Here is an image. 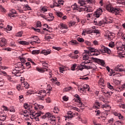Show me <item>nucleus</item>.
Masks as SVG:
<instances>
[{"mask_svg":"<svg viewBox=\"0 0 125 125\" xmlns=\"http://www.w3.org/2000/svg\"><path fill=\"white\" fill-rule=\"evenodd\" d=\"M81 67L78 68V70L80 71H83V69H86V70H89V69H92V70H96L97 68L96 65L94 64L91 63L90 61H84L82 62L81 64Z\"/></svg>","mask_w":125,"mask_h":125,"instance_id":"nucleus-1","label":"nucleus"},{"mask_svg":"<svg viewBox=\"0 0 125 125\" xmlns=\"http://www.w3.org/2000/svg\"><path fill=\"white\" fill-rule=\"evenodd\" d=\"M32 54H39V53H42L44 54V55H48L51 53V50H42V51L40 50H35L32 51Z\"/></svg>","mask_w":125,"mask_h":125,"instance_id":"nucleus-2","label":"nucleus"},{"mask_svg":"<svg viewBox=\"0 0 125 125\" xmlns=\"http://www.w3.org/2000/svg\"><path fill=\"white\" fill-rule=\"evenodd\" d=\"M84 52L83 53V60H85V61H89L88 59L89 58V56H91V53L89 52L87 50H85Z\"/></svg>","mask_w":125,"mask_h":125,"instance_id":"nucleus-3","label":"nucleus"},{"mask_svg":"<svg viewBox=\"0 0 125 125\" xmlns=\"http://www.w3.org/2000/svg\"><path fill=\"white\" fill-rule=\"evenodd\" d=\"M101 48L99 50V51L102 53H107V54H111V50L104 45H101Z\"/></svg>","mask_w":125,"mask_h":125,"instance_id":"nucleus-4","label":"nucleus"},{"mask_svg":"<svg viewBox=\"0 0 125 125\" xmlns=\"http://www.w3.org/2000/svg\"><path fill=\"white\" fill-rule=\"evenodd\" d=\"M114 70L117 72H125V66L123 64H118L117 66L114 67Z\"/></svg>","mask_w":125,"mask_h":125,"instance_id":"nucleus-5","label":"nucleus"},{"mask_svg":"<svg viewBox=\"0 0 125 125\" xmlns=\"http://www.w3.org/2000/svg\"><path fill=\"white\" fill-rule=\"evenodd\" d=\"M67 116H64L65 118V121H67V119H72L73 117L75 116H78V113H73L72 111H69L67 112Z\"/></svg>","mask_w":125,"mask_h":125,"instance_id":"nucleus-6","label":"nucleus"},{"mask_svg":"<svg viewBox=\"0 0 125 125\" xmlns=\"http://www.w3.org/2000/svg\"><path fill=\"white\" fill-rule=\"evenodd\" d=\"M7 43V40L4 38H2L0 39V46L4 47Z\"/></svg>","mask_w":125,"mask_h":125,"instance_id":"nucleus-7","label":"nucleus"},{"mask_svg":"<svg viewBox=\"0 0 125 125\" xmlns=\"http://www.w3.org/2000/svg\"><path fill=\"white\" fill-rule=\"evenodd\" d=\"M105 36L107 38L109 41H112L114 38H115V33H110L108 32L106 33Z\"/></svg>","mask_w":125,"mask_h":125,"instance_id":"nucleus-8","label":"nucleus"},{"mask_svg":"<svg viewBox=\"0 0 125 125\" xmlns=\"http://www.w3.org/2000/svg\"><path fill=\"white\" fill-rule=\"evenodd\" d=\"M71 8H72L73 10H78L79 12H82V11H83V7H80V6H78L76 3L71 6Z\"/></svg>","mask_w":125,"mask_h":125,"instance_id":"nucleus-9","label":"nucleus"},{"mask_svg":"<svg viewBox=\"0 0 125 125\" xmlns=\"http://www.w3.org/2000/svg\"><path fill=\"white\" fill-rule=\"evenodd\" d=\"M16 69L18 70V71H21V70H23L24 69V64L22 63V62H18L16 63Z\"/></svg>","mask_w":125,"mask_h":125,"instance_id":"nucleus-10","label":"nucleus"},{"mask_svg":"<svg viewBox=\"0 0 125 125\" xmlns=\"http://www.w3.org/2000/svg\"><path fill=\"white\" fill-rule=\"evenodd\" d=\"M82 11H85V12H92L93 11V8L92 7H82Z\"/></svg>","mask_w":125,"mask_h":125,"instance_id":"nucleus-11","label":"nucleus"},{"mask_svg":"<svg viewBox=\"0 0 125 125\" xmlns=\"http://www.w3.org/2000/svg\"><path fill=\"white\" fill-rule=\"evenodd\" d=\"M41 115H43V112L41 111H38L35 114L36 117H34V120H35V121H40L39 117H40ZM34 116H35V115H34Z\"/></svg>","mask_w":125,"mask_h":125,"instance_id":"nucleus-12","label":"nucleus"},{"mask_svg":"<svg viewBox=\"0 0 125 125\" xmlns=\"http://www.w3.org/2000/svg\"><path fill=\"white\" fill-rule=\"evenodd\" d=\"M23 107L24 109H26L27 110H28V111H30V112H31V111L32 110V108H33V105H30L27 103H25L23 104Z\"/></svg>","mask_w":125,"mask_h":125,"instance_id":"nucleus-13","label":"nucleus"},{"mask_svg":"<svg viewBox=\"0 0 125 125\" xmlns=\"http://www.w3.org/2000/svg\"><path fill=\"white\" fill-rule=\"evenodd\" d=\"M48 122L50 124H51V125H56V119H55V117L53 116H52L51 118H50L49 120H48Z\"/></svg>","mask_w":125,"mask_h":125,"instance_id":"nucleus-14","label":"nucleus"},{"mask_svg":"<svg viewBox=\"0 0 125 125\" xmlns=\"http://www.w3.org/2000/svg\"><path fill=\"white\" fill-rule=\"evenodd\" d=\"M102 108L104 110V111H110V109H111V106L108 104H103L102 105Z\"/></svg>","mask_w":125,"mask_h":125,"instance_id":"nucleus-15","label":"nucleus"},{"mask_svg":"<svg viewBox=\"0 0 125 125\" xmlns=\"http://www.w3.org/2000/svg\"><path fill=\"white\" fill-rule=\"evenodd\" d=\"M34 109L35 110H42L43 109V105H41L40 104H37V103L34 104Z\"/></svg>","mask_w":125,"mask_h":125,"instance_id":"nucleus-16","label":"nucleus"},{"mask_svg":"<svg viewBox=\"0 0 125 125\" xmlns=\"http://www.w3.org/2000/svg\"><path fill=\"white\" fill-rule=\"evenodd\" d=\"M69 57H70L72 59H78V57L79 56L78 55H76L74 54V53H71L68 55Z\"/></svg>","mask_w":125,"mask_h":125,"instance_id":"nucleus-17","label":"nucleus"},{"mask_svg":"<svg viewBox=\"0 0 125 125\" xmlns=\"http://www.w3.org/2000/svg\"><path fill=\"white\" fill-rule=\"evenodd\" d=\"M32 39H33L32 41L33 42H36V43H37L38 44H40L41 43V42H41V40H40L39 39L38 37H37V36H33L32 37Z\"/></svg>","mask_w":125,"mask_h":125,"instance_id":"nucleus-18","label":"nucleus"},{"mask_svg":"<svg viewBox=\"0 0 125 125\" xmlns=\"http://www.w3.org/2000/svg\"><path fill=\"white\" fill-rule=\"evenodd\" d=\"M42 119H46V118H48V120L52 118L51 114L50 113L47 112L44 115H43L42 117Z\"/></svg>","mask_w":125,"mask_h":125,"instance_id":"nucleus-19","label":"nucleus"},{"mask_svg":"<svg viewBox=\"0 0 125 125\" xmlns=\"http://www.w3.org/2000/svg\"><path fill=\"white\" fill-rule=\"evenodd\" d=\"M87 49H89V51H88L89 52H90L91 54L93 53V52H96L97 51V50L95 48L91 47H87Z\"/></svg>","mask_w":125,"mask_h":125,"instance_id":"nucleus-20","label":"nucleus"},{"mask_svg":"<svg viewBox=\"0 0 125 125\" xmlns=\"http://www.w3.org/2000/svg\"><path fill=\"white\" fill-rule=\"evenodd\" d=\"M47 71V69L46 68H41L40 67H36V70L38 71V72H39V73H44V72H45V70Z\"/></svg>","mask_w":125,"mask_h":125,"instance_id":"nucleus-21","label":"nucleus"},{"mask_svg":"<svg viewBox=\"0 0 125 125\" xmlns=\"http://www.w3.org/2000/svg\"><path fill=\"white\" fill-rule=\"evenodd\" d=\"M21 86L22 87L23 86L24 87H25V88L27 89V88H28L30 86V85L27 82H21Z\"/></svg>","mask_w":125,"mask_h":125,"instance_id":"nucleus-22","label":"nucleus"},{"mask_svg":"<svg viewBox=\"0 0 125 125\" xmlns=\"http://www.w3.org/2000/svg\"><path fill=\"white\" fill-rule=\"evenodd\" d=\"M74 97L75 98H77L76 100V102H77V103H79V104H81L82 103V102L81 101V98H80V96L78 94H75L74 95Z\"/></svg>","mask_w":125,"mask_h":125,"instance_id":"nucleus-23","label":"nucleus"},{"mask_svg":"<svg viewBox=\"0 0 125 125\" xmlns=\"http://www.w3.org/2000/svg\"><path fill=\"white\" fill-rule=\"evenodd\" d=\"M111 12H112V13H114V14H116V15L120 13L119 10L116 8H112V10Z\"/></svg>","mask_w":125,"mask_h":125,"instance_id":"nucleus-24","label":"nucleus"},{"mask_svg":"<svg viewBox=\"0 0 125 125\" xmlns=\"http://www.w3.org/2000/svg\"><path fill=\"white\" fill-rule=\"evenodd\" d=\"M68 108L70 109V110H72L73 111H77V112H79L80 111V109H79V108L72 106V105H70L69 106H68Z\"/></svg>","mask_w":125,"mask_h":125,"instance_id":"nucleus-25","label":"nucleus"},{"mask_svg":"<svg viewBox=\"0 0 125 125\" xmlns=\"http://www.w3.org/2000/svg\"><path fill=\"white\" fill-rule=\"evenodd\" d=\"M84 91H89V86L86 84H84L83 86Z\"/></svg>","mask_w":125,"mask_h":125,"instance_id":"nucleus-26","label":"nucleus"},{"mask_svg":"<svg viewBox=\"0 0 125 125\" xmlns=\"http://www.w3.org/2000/svg\"><path fill=\"white\" fill-rule=\"evenodd\" d=\"M78 3L80 4V6H83L85 4V1L83 0H78Z\"/></svg>","mask_w":125,"mask_h":125,"instance_id":"nucleus-27","label":"nucleus"},{"mask_svg":"<svg viewBox=\"0 0 125 125\" xmlns=\"http://www.w3.org/2000/svg\"><path fill=\"white\" fill-rule=\"evenodd\" d=\"M106 10H107V11H109V12H111L113 9V8L112 7V6H111L110 4H108L106 6Z\"/></svg>","mask_w":125,"mask_h":125,"instance_id":"nucleus-28","label":"nucleus"},{"mask_svg":"<svg viewBox=\"0 0 125 125\" xmlns=\"http://www.w3.org/2000/svg\"><path fill=\"white\" fill-rule=\"evenodd\" d=\"M19 43H20V44H22V45H29V43L26 41H22L19 42Z\"/></svg>","mask_w":125,"mask_h":125,"instance_id":"nucleus-29","label":"nucleus"},{"mask_svg":"<svg viewBox=\"0 0 125 125\" xmlns=\"http://www.w3.org/2000/svg\"><path fill=\"white\" fill-rule=\"evenodd\" d=\"M6 119V115H0V121L4 122V120Z\"/></svg>","mask_w":125,"mask_h":125,"instance_id":"nucleus-30","label":"nucleus"},{"mask_svg":"<svg viewBox=\"0 0 125 125\" xmlns=\"http://www.w3.org/2000/svg\"><path fill=\"white\" fill-rule=\"evenodd\" d=\"M116 2L118 4H122V5H125V2L124 0H117Z\"/></svg>","mask_w":125,"mask_h":125,"instance_id":"nucleus-31","label":"nucleus"},{"mask_svg":"<svg viewBox=\"0 0 125 125\" xmlns=\"http://www.w3.org/2000/svg\"><path fill=\"white\" fill-rule=\"evenodd\" d=\"M63 33H67V32H68V26H67L66 24H63Z\"/></svg>","mask_w":125,"mask_h":125,"instance_id":"nucleus-32","label":"nucleus"},{"mask_svg":"<svg viewBox=\"0 0 125 125\" xmlns=\"http://www.w3.org/2000/svg\"><path fill=\"white\" fill-rule=\"evenodd\" d=\"M70 43L71 45H78L79 43L78 42V41L76 40H72L70 42Z\"/></svg>","mask_w":125,"mask_h":125,"instance_id":"nucleus-33","label":"nucleus"},{"mask_svg":"<svg viewBox=\"0 0 125 125\" xmlns=\"http://www.w3.org/2000/svg\"><path fill=\"white\" fill-rule=\"evenodd\" d=\"M73 90V87H72V86L66 87L63 89V91H70V90Z\"/></svg>","mask_w":125,"mask_h":125,"instance_id":"nucleus-34","label":"nucleus"},{"mask_svg":"<svg viewBox=\"0 0 125 125\" xmlns=\"http://www.w3.org/2000/svg\"><path fill=\"white\" fill-rule=\"evenodd\" d=\"M44 39L46 41H48V42H49L50 41L51 39H53V37L50 36H47V35H46L45 37H44Z\"/></svg>","mask_w":125,"mask_h":125,"instance_id":"nucleus-35","label":"nucleus"},{"mask_svg":"<svg viewBox=\"0 0 125 125\" xmlns=\"http://www.w3.org/2000/svg\"><path fill=\"white\" fill-rule=\"evenodd\" d=\"M98 83L99 84H101V85H104V80L102 78H101L99 80Z\"/></svg>","mask_w":125,"mask_h":125,"instance_id":"nucleus-36","label":"nucleus"},{"mask_svg":"<svg viewBox=\"0 0 125 125\" xmlns=\"http://www.w3.org/2000/svg\"><path fill=\"white\" fill-rule=\"evenodd\" d=\"M114 118H111L108 120V124H109V125H114Z\"/></svg>","mask_w":125,"mask_h":125,"instance_id":"nucleus-37","label":"nucleus"},{"mask_svg":"<svg viewBox=\"0 0 125 125\" xmlns=\"http://www.w3.org/2000/svg\"><path fill=\"white\" fill-rule=\"evenodd\" d=\"M100 15H101V14H99L97 11L94 13V17H96V18H99V17H100Z\"/></svg>","mask_w":125,"mask_h":125,"instance_id":"nucleus-38","label":"nucleus"},{"mask_svg":"<svg viewBox=\"0 0 125 125\" xmlns=\"http://www.w3.org/2000/svg\"><path fill=\"white\" fill-rule=\"evenodd\" d=\"M46 11H47V8L45 6L42 7L41 9V12L44 13V12H46Z\"/></svg>","mask_w":125,"mask_h":125,"instance_id":"nucleus-39","label":"nucleus"},{"mask_svg":"<svg viewBox=\"0 0 125 125\" xmlns=\"http://www.w3.org/2000/svg\"><path fill=\"white\" fill-rule=\"evenodd\" d=\"M85 31H86V34H92L93 33V30L88 28L85 29Z\"/></svg>","mask_w":125,"mask_h":125,"instance_id":"nucleus-40","label":"nucleus"},{"mask_svg":"<svg viewBox=\"0 0 125 125\" xmlns=\"http://www.w3.org/2000/svg\"><path fill=\"white\" fill-rule=\"evenodd\" d=\"M59 112V108H58V107L55 106L54 108L53 112L55 114H58V112Z\"/></svg>","mask_w":125,"mask_h":125,"instance_id":"nucleus-41","label":"nucleus"},{"mask_svg":"<svg viewBox=\"0 0 125 125\" xmlns=\"http://www.w3.org/2000/svg\"><path fill=\"white\" fill-rule=\"evenodd\" d=\"M114 125H124V123L119 121H116L114 122Z\"/></svg>","mask_w":125,"mask_h":125,"instance_id":"nucleus-42","label":"nucleus"},{"mask_svg":"<svg viewBox=\"0 0 125 125\" xmlns=\"http://www.w3.org/2000/svg\"><path fill=\"white\" fill-rule=\"evenodd\" d=\"M42 93H44V96H46V91L44 90H42L41 91H40V92L38 93V94H40L41 95H42Z\"/></svg>","mask_w":125,"mask_h":125,"instance_id":"nucleus-43","label":"nucleus"},{"mask_svg":"<svg viewBox=\"0 0 125 125\" xmlns=\"http://www.w3.org/2000/svg\"><path fill=\"white\" fill-rule=\"evenodd\" d=\"M55 14L56 16H58V17H60V18H61V17H62V16H63V13H62V12H56Z\"/></svg>","mask_w":125,"mask_h":125,"instance_id":"nucleus-44","label":"nucleus"},{"mask_svg":"<svg viewBox=\"0 0 125 125\" xmlns=\"http://www.w3.org/2000/svg\"><path fill=\"white\" fill-rule=\"evenodd\" d=\"M7 80H8V81H9V82H11L12 83V82H13V79L12 78H11V76H9V75H7Z\"/></svg>","mask_w":125,"mask_h":125,"instance_id":"nucleus-45","label":"nucleus"},{"mask_svg":"<svg viewBox=\"0 0 125 125\" xmlns=\"http://www.w3.org/2000/svg\"><path fill=\"white\" fill-rule=\"evenodd\" d=\"M68 25L69 26V27H71L72 26H75V25H76V21H71L69 23Z\"/></svg>","mask_w":125,"mask_h":125,"instance_id":"nucleus-46","label":"nucleus"},{"mask_svg":"<svg viewBox=\"0 0 125 125\" xmlns=\"http://www.w3.org/2000/svg\"><path fill=\"white\" fill-rule=\"evenodd\" d=\"M16 87L18 90L20 91V90H22V87H23V86H22V84H20L18 85H17Z\"/></svg>","mask_w":125,"mask_h":125,"instance_id":"nucleus-47","label":"nucleus"},{"mask_svg":"<svg viewBox=\"0 0 125 125\" xmlns=\"http://www.w3.org/2000/svg\"><path fill=\"white\" fill-rule=\"evenodd\" d=\"M25 66L26 69H30V68H31V63H30V62H26Z\"/></svg>","mask_w":125,"mask_h":125,"instance_id":"nucleus-48","label":"nucleus"},{"mask_svg":"<svg viewBox=\"0 0 125 125\" xmlns=\"http://www.w3.org/2000/svg\"><path fill=\"white\" fill-rule=\"evenodd\" d=\"M108 46L113 48V47H114L115 46V43L114 42H110L108 44Z\"/></svg>","mask_w":125,"mask_h":125,"instance_id":"nucleus-49","label":"nucleus"},{"mask_svg":"<svg viewBox=\"0 0 125 125\" xmlns=\"http://www.w3.org/2000/svg\"><path fill=\"white\" fill-rule=\"evenodd\" d=\"M22 34H23V32H22V31H20L16 34V37H22Z\"/></svg>","mask_w":125,"mask_h":125,"instance_id":"nucleus-50","label":"nucleus"},{"mask_svg":"<svg viewBox=\"0 0 125 125\" xmlns=\"http://www.w3.org/2000/svg\"><path fill=\"white\" fill-rule=\"evenodd\" d=\"M41 62L42 63V65L43 67H47V66H48V64L46 62H45L44 61H42Z\"/></svg>","mask_w":125,"mask_h":125,"instance_id":"nucleus-51","label":"nucleus"},{"mask_svg":"<svg viewBox=\"0 0 125 125\" xmlns=\"http://www.w3.org/2000/svg\"><path fill=\"white\" fill-rule=\"evenodd\" d=\"M107 86L109 89H111V90H114V87L110 84V83H107Z\"/></svg>","mask_w":125,"mask_h":125,"instance_id":"nucleus-52","label":"nucleus"},{"mask_svg":"<svg viewBox=\"0 0 125 125\" xmlns=\"http://www.w3.org/2000/svg\"><path fill=\"white\" fill-rule=\"evenodd\" d=\"M42 26V23L41 21H37V24H36V28H41Z\"/></svg>","mask_w":125,"mask_h":125,"instance_id":"nucleus-53","label":"nucleus"},{"mask_svg":"<svg viewBox=\"0 0 125 125\" xmlns=\"http://www.w3.org/2000/svg\"><path fill=\"white\" fill-rule=\"evenodd\" d=\"M76 67H77V64H74L72 65V66L71 67V70L72 71H75V70L76 69Z\"/></svg>","mask_w":125,"mask_h":125,"instance_id":"nucleus-54","label":"nucleus"},{"mask_svg":"<svg viewBox=\"0 0 125 125\" xmlns=\"http://www.w3.org/2000/svg\"><path fill=\"white\" fill-rule=\"evenodd\" d=\"M5 30L7 31H11V30H12V27L10 26V25H7L5 28Z\"/></svg>","mask_w":125,"mask_h":125,"instance_id":"nucleus-55","label":"nucleus"},{"mask_svg":"<svg viewBox=\"0 0 125 125\" xmlns=\"http://www.w3.org/2000/svg\"><path fill=\"white\" fill-rule=\"evenodd\" d=\"M78 42H84V40H83V38H77Z\"/></svg>","mask_w":125,"mask_h":125,"instance_id":"nucleus-56","label":"nucleus"},{"mask_svg":"<svg viewBox=\"0 0 125 125\" xmlns=\"http://www.w3.org/2000/svg\"><path fill=\"white\" fill-rule=\"evenodd\" d=\"M10 46L12 47H16V44H15V42H11Z\"/></svg>","mask_w":125,"mask_h":125,"instance_id":"nucleus-57","label":"nucleus"},{"mask_svg":"<svg viewBox=\"0 0 125 125\" xmlns=\"http://www.w3.org/2000/svg\"><path fill=\"white\" fill-rule=\"evenodd\" d=\"M44 97H45V96L44 95H42V96H40L38 97V98L39 100H44Z\"/></svg>","mask_w":125,"mask_h":125,"instance_id":"nucleus-58","label":"nucleus"},{"mask_svg":"<svg viewBox=\"0 0 125 125\" xmlns=\"http://www.w3.org/2000/svg\"><path fill=\"white\" fill-rule=\"evenodd\" d=\"M102 92L104 93V95H105V94H109L110 92L106 91L105 90H102Z\"/></svg>","mask_w":125,"mask_h":125,"instance_id":"nucleus-59","label":"nucleus"},{"mask_svg":"<svg viewBox=\"0 0 125 125\" xmlns=\"http://www.w3.org/2000/svg\"><path fill=\"white\" fill-rule=\"evenodd\" d=\"M63 101H68V100H69V97H67V96H63Z\"/></svg>","mask_w":125,"mask_h":125,"instance_id":"nucleus-60","label":"nucleus"},{"mask_svg":"<svg viewBox=\"0 0 125 125\" xmlns=\"http://www.w3.org/2000/svg\"><path fill=\"white\" fill-rule=\"evenodd\" d=\"M0 9L1 12H5V11H6V10L4 9V8H3V7H2V6H1V5H0Z\"/></svg>","mask_w":125,"mask_h":125,"instance_id":"nucleus-61","label":"nucleus"},{"mask_svg":"<svg viewBox=\"0 0 125 125\" xmlns=\"http://www.w3.org/2000/svg\"><path fill=\"white\" fill-rule=\"evenodd\" d=\"M8 16H9V17H10V18H14V17H15V15H14V14L10 13L8 14Z\"/></svg>","mask_w":125,"mask_h":125,"instance_id":"nucleus-62","label":"nucleus"},{"mask_svg":"<svg viewBox=\"0 0 125 125\" xmlns=\"http://www.w3.org/2000/svg\"><path fill=\"white\" fill-rule=\"evenodd\" d=\"M97 11L99 13V14L102 15V12H103V11H102V9L101 8H99L97 10Z\"/></svg>","mask_w":125,"mask_h":125,"instance_id":"nucleus-63","label":"nucleus"},{"mask_svg":"<svg viewBox=\"0 0 125 125\" xmlns=\"http://www.w3.org/2000/svg\"><path fill=\"white\" fill-rule=\"evenodd\" d=\"M122 49H124L125 50V43H123L121 46Z\"/></svg>","mask_w":125,"mask_h":125,"instance_id":"nucleus-64","label":"nucleus"}]
</instances>
